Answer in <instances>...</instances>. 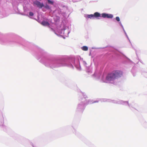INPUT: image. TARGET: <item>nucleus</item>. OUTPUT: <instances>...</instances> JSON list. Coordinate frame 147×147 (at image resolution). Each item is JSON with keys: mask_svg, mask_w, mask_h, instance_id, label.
I'll return each instance as SVG.
<instances>
[{"mask_svg": "<svg viewBox=\"0 0 147 147\" xmlns=\"http://www.w3.org/2000/svg\"><path fill=\"white\" fill-rule=\"evenodd\" d=\"M122 74L123 73L121 71L114 70L107 75L106 79L108 81H112L121 77L122 75Z\"/></svg>", "mask_w": 147, "mask_h": 147, "instance_id": "f257e3e1", "label": "nucleus"}, {"mask_svg": "<svg viewBox=\"0 0 147 147\" xmlns=\"http://www.w3.org/2000/svg\"><path fill=\"white\" fill-rule=\"evenodd\" d=\"M101 17V14L98 12H96L94 14L88 15L87 17L91 19H93L94 18H97Z\"/></svg>", "mask_w": 147, "mask_h": 147, "instance_id": "f03ea898", "label": "nucleus"}, {"mask_svg": "<svg viewBox=\"0 0 147 147\" xmlns=\"http://www.w3.org/2000/svg\"><path fill=\"white\" fill-rule=\"evenodd\" d=\"M101 16H102L103 18H113V16L111 14H107L105 13H102L101 15Z\"/></svg>", "mask_w": 147, "mask_h": 147, "instance_id": "7ed1b4c3", "label": "nucleus"}, {"mask_svg": "<svg viewBox=\"0 0 147 147\" xmlns=\"http://www.w3.org/2000/svg\"><path fill=\"white\" fill-rule=\"evenodd\" d=\"M34 3L37 5L38 7L40 8H42L43 6H44V5L43 3H41L40 2L38 1H35Z\"/></svg>", "mask_w": 147, "mask_h": 147, "instance_id": "20e7f679", "label": "nucleus"}, {"mask_svg": "<svg viewBox=\"0 0 147 147\" xmlns=\"http://www.w3.org/2000/svg\"><path fill=\"white\" fill-rule=\"evenodd\" d=\"M41 24L44 26H49V24L47 21H43L41 23Z\"/></svg>", "mask_w": 147, "mask_h": 147, "instance_id": "39448f33", "label": "nucleus"}, {"mask_svg": "<svg viewBox=\"0 0 147 147\" xmlns=\"http://www.w3.org/2000/svg\"><path fill=\"white\" fill-rule=\"evenodd\" d=\"M82 49L84 51H87L88 50V47L86 46H84L82 47Z\"/></svg>", "mask_w": 147, "mask_h": 147, "instance_id": "423d86ee", "label": "nucleus"}, {"mask_svg": "<svg viewBox=\"0 0 147 147\" xmlns=\"http://www.w3.org/2000/svg\"><path fill=\"white\" fill-rule=\"evenodd\" d=\"M43 7L47 9H50L49 6L47 4H46L45 5H44V6H43Z\"/></svg>", "mask_w": 147, "mask_h": 147, "instance_id": "0eeeda50", "label": "nucleus"}, {"mask_svg": "<svg viewBox=\"0 0 147 147\" xmlns=\"http://www.w3.org/2000/svg\"><path fill=\"white\" fill-rule=\"evenodd\" d=\"M48 2V3L49 4H53V1H51L50 0H47Z\"/></svg>", "mask_w": 147, "mask_h": 147, "instance_id": "6e6552de", "label": "nucleus"}, {"mask_svg": "<svg viewBox=\"0 0 147 147\" xmlns=\"http://www.w3.org/2000/svg\"><path fill=\"white\" fill-rule=\"evenodd\" d=\"M116 20L118 22H119L120 21V18L119 17H117L116 18Z\"/></svg>", "mask_w": 147, "mask_h": 147, "instance_id": "1a4fd4ad", "label": "nucleus"}, {"mask_svg": "<svg viewBox=\"0 0 147 147\" xmlns=\"http://www.w3.org/2000/svg\"><path fill=\"white\" fill-rule=\"evenodd\" d=\"M34 15L33 13L31 12H30L29 13V15L30 16H33Z\"/></svg>", "mask_w": 147, "mask_h": 147, "instance_id": "9d476101", "label": "nucleus"}]
</instances>
